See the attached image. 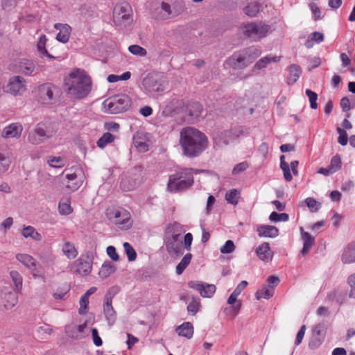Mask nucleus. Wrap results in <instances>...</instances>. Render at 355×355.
Wrapping results in <instances>:
<instances>
[{"label": "nucleus", "mask_w": 355, "mask_h": 355, "mask_svg": "<svg viewBox=\"0 0 355 355\" xmlns=\"http://www.w3.org/2000/svg\"><path fill=\"white\" fill-rule=\"evenodd\" d=\"M259 10L260 5L257 2H252L247 5L243 9L245 14L250 17H256Z\"/></svg>", "instance_id": "obj_35"}, {"label": "nucleus", "mask_w": 355, "mask_h": 355, "mask_svg": "<svg viewBox=\"0 0 355 355\" xmlns=\"http://www.w3.org/2000/svg\"><path fill=\"white\" fill-rule=\"evenodd\" d=\"M216 289L215 285L204 283L200 294L203 297H211L216 292Z\"/></svg>", "instance_id": "obj_44"}, {"label": "nucleus", "mask_w": 355, "mask_h": 355, "mask_svg": "<svg viewBox=\"0 0 355 355\" xmlns=\"http://www.w3.org/2000/svg\"><path fill=\"white\" fill-rule=\"evenodd\" d=\"M193 169L182 168L169 176L167 189L172 193H177L191 187L193 184Z\"/></svg>", "instance_id": "obj_3"}, {"label": "nucleus", "mask_w": 355, "mask_h": 355, "mask_svg": "<svg viewBox=\"0 0 355 355\" xmlns=\"http://www.w3.org/2000/svg\"><path fill=\"white\" fill-rule=\"evenodd\" d=\"M129 51L133 55H139V56H146L147 54L146 50L139 46V45H130L128 48Z\"/></svg>", "instance_id": "obj_52"}, {"label": "nucleus", "mask_w": 355, "mask_h": 355, "mask_svg": "<svg viewBox=\"0 0 355 355\" xmlns=\"http://www.w3.org/2000/svg\"><path fill=\"white\" fill-rule=\"evenodd\" d=\"M53 135V131L44 123H38L28 135V141L32 144H39Z\"/></svg>", "instance_id": "obj_9"}, {"label": "nucleus", "mask_w": 355, "mask_h": 355, "mask_svg": "<svg viewBox=\"0 0 355 355\" xmlns=\"http://www.w3.org/2000/svg\"><path fill=\"white\" fill-rule=\"evenodd\" d=\"M21 234L26 239L31 238L33 240L37 241H40L42 239L41 234L37 232L35 228L31 225L24 226Z\"/></svg>", "instance_id": "obj_28"}, {"label": "nucleus", "mask_w": 355, "mask_h": 355, "mask_svg": "<svg viewBox=\"0 0 355 355\" xmlns=\"http://www.w3.org/2000/svg\"><path fill=\"white\" fill-rule=\"evenodd\" d=\"M301 234L302 239L303 240V248L301 250V253L302 255L306 254L311 247L315 243V239L309 233L303 231V229L301 227Z\"/></svg>", "instance_id": "obj_24"}, {"label": "nucleus", "mask_w": 355, "mask_h": 355, "mask_svg": "<svg viewBox=\"0 0 355 355\" xmlns=\"http://www.w3.org/2000/svg\"><path fill=\"white\" fill-rule=\"evenodd\" d=\"M111 143V133L105 132L96 142L97 146L100 148H104L107 144Z\"/></svg>", "instance_id": "obj_47"}, {"label": "nucleus", "mask_w": 355, "mask_h": 355, "mask_svg": "<svg viewBox=\"0 0 355 355\" xmlns=\"http://www.w3.org/2000/svg\"><path fill=\"white\" fill-rule=\"evenodd\" d=\"M165 78L159 74L148 75L143 82L145 89L151 94H159L164 90Z\"/></svg>", "instance_id": "obj_8"}, {"label": "nucleus", "mask_w": 355, "mask_h": 355, "mask_svg": "<svg viewBox=\"0 0 355 355\" xmlns=\"http://www.w3.org/2000/svg\"><path fill=\"white\" fill-rule=\"evenodd\" d=\"M134 145L140 152H146L148 150V145L140 138L134 137Z\"/></svg>", "instance_id": "obj_54"}, {"label": "nucleus", "mask_w": 355, "mask_h": 355, "mask_svg": "<svg viewBox=\"0 0 355 355\" xmlns=\"http://www.w3.org/2000/svg\"><path fill=\"white\" fill-rule=\"evenodd\" d=\"M59 212L62 215H69L72 212V209L69 203L60 202L58 206Z\"/></svg>", "instance_id": "obj_62"}, {"label": "nucleus", "mask_w": 355, "mask_h": 355, "mask_svg": "<svg viewBox=\"0 0 355 355\" xmlns=\"http://www.w3.org/2000/svg\"><path fill=\"white\" fill-rule=\"evenodd\" d=\"M338 133L339 134L338 138V142L341 146H346L348 141V135L346 131L341 128H337L336 129Z\"/></svg>", "instance_id": "obj_56"}, {"label": "nucleus", "mask_w": 355, "mask_h": 355, "mask_svg": "<svg viewBox=\"0 0 355 355\" xmlns=\"http://www.w3.org/2000/svg\"><path fill=\"white\" fill-rule=\"evenodd\" d=\"M165 245L170 254L179 255L184 252L182 241H172L165 239Z\"/></svg>", "instance_id": "obj_21"}, {"label": "nucleus", "mask_w": 355, "mask_h": 355, "mask_svg": "<svg viewBox=\"0 0 355 355\" xmlns=\"http://www.w3.org/2000/svg\"><path fill=\"white\" fill-rule=\"evenodd\" d=\"M324 40V35L320 32H313L309 35L304 45L306 48L310 49L315 43H321Z\"/></svg>", "instance_id": "obj_31"}, {"label": "nucleus", "mask_w": 355, "mask_h": 355, "mask_svg": "<svg viewBox=\"0 0 355 355\" xmlns=\"http://www.w3.org/2000/svg\"><path fill=\"white\" fill-rule=\"evenodd\" d=\"M200 306V302L192 300L187 306L188 313L192 315H195L198 311Z\"/></svg>", "instance_id": "obj_61"}, {"label": "nucleus", "mask_w": 355, "mask_h": 355, "mask_svg": "<svg viewBox=\"0 0 355 355\" xmlns=\"http://www.w3.org/2000/svg\"><path fill=\"white\" fill-rule=\"evenodd\" d=\"M11 163L12 161L9 156L0 151V175L8 170Z\"/></svg>", "instance_id": "obj_33"}, {"label": "nucleus", "mask_w": 355, "mask_h": 355, "mask_svg": "<svg viewBox=\"0 0 355 355\" xmlns=\"http://www.w3.org/2000/svg\"><path fill=\"white\" fill-rule=\"evenodd\" d=\"M271 33V26L263 21L250 22L243 27V33L252 42H258Z\"/></svg>", "instance_id": "obj_4"}, {"label": "nucleus", "mask_w": 355, "mask_h": 355, "mask_svg": "<svg viewBox=\"0 0 355 355\" xmlns=\"http://www.w3.org/2000/svg\"><path fill=\"white\" fill-rule=\"evenodd\" d=\"M243 51L246 55L250 64L261 53L260 48L257 46H250L248 48H245L243 49Z\"/></svg>", "instance_id": "obj_32"}, {"label": "nucleus", "mask_w": 355, "mask_h": 355, "mask_svg": "<svg viewBox=\"0 0 355 355\" xmlns=\"http://www.w3.org/2000/svg\"><path fill=\"white\" fill-rule=\"evenodd\" d=\"M289 217L288 215L286 213L279 214L276 211H272L270 216L269 219L273 222H279V221H287Z\"/></svg>", "instance_id": "obj_49"}, {"label": "nucleus", "mask_w": 355, "mask_h": 355, "mask_svg": "<svg viewBox=\"0 0 355 355\" xmlns=\"http://www.w3.org/2000/svg\"><path fill=\"white\" fill-rule=\"evenodd\" d=\"M114 223L121 230H129L132 225V220L129 211L119 207L112 211Z\"/></svg>", "instance_id": "obj_11"}, {"label": "nucleus", "mask_w": 355, "mask_h": 355, "mask_svg": "<svg viewBox=\"0 0 355 355\" xmlns=\"http://www.w3.org/2000/svg\"><path fill=\"white\" fill-rule=\"evenodd\" d=\"M93 259V252L90 250L85 251L69 266V271L76 275L87 276L92 272Z\"/></svg>", "instance_id": "obj_5"}, {"label": "nucleus", "mask_w": 355, "mask_h": 355, "mask_svg": "<svg viewBox=\"0 0 355 355\" xmlns=\"http://www.w3.org/2000/svg\"><path fill=\"white\" fill-rule=\"evenodd\" d=\"M98 275L102 279L108 277L111 275V262H105L102 265L98 272Z\"/></svg>", "instance_id": "obj_48"}, {"label": "nucleus", "mask_w": 355, "mask_h": 355, "mask_svg": "<svg viewBox=\"0 0 355 355\" xmlns=\"http://www.w3.org/2000/svg\"><path fill=\"white\" fill-rule=\"evenodd\" d=\"M235 250V245L232 241L228 240L220 248V252L223 254H228L232 252Z\"/></svg>", "instance_id": "obj_57"}, {"label": "nucleus", "mask_w": 355, "mask_h": 355, "mask_svg": "<svg viewBox=\"0 0 355 355\" xmlns=\"http://www.w3.org/2000/svg\"><path fill=\"white\" fill-rule=\"evenodd\" d=\"M180 144L184 155L195 157L200 155L207 148L208 139L198 129L186 127L180 132Z\"/></svg>", "instance_id": "obj_1"}, {"label": "nucleus", "mask_w": 355, "mask_h": 355, "mask_svg": "<svg viewBox=\"0 0 355 355\" xmlns=\"http://www.w3.org/2000/svg\"><path fill=\"white\" fill-rule=\"evenodd\" d=\"M55 89L54 85L49 83L41 85L40 87L41 97L44 101H46L47 103H50L53 100V92Z\"/></svg>", "instance_id": "obj_23"}, {"label": "nucleus", "mask_w": 355, "mask_h": 355, "mask_svg": "<svg viewBox=\"0 0 355 355\" xmlns=\"http://www.w3.org/2000/svg\"><path fill=\"white\" fill-rule=\"evenodd\" d=\"M274 294L273 286H264L261 289H259L256 293V298L261 300L262 298L269 299Z\"/></svg>", "instance_id": "obj_34"}, {"label": "nucleus", "mask_w": 355, "mask_h": 355, "mask_svg": "<svg viewBox=\"0 0 355 355\" xmlns=\"http://www.w3.org/2000/svg\"><path fill=\"white\" fill-rule=\"evenodd\" d=\"M46 41L47 39L46 36L44 35H41L37 44V50L41 54L49 58L50 59H54V57L49 54L46 49Z\"/></svg>", "instance_id": "obj_36"}, {"label": "nucleus", "mask_w": 355, "mask_h": 355, "mask_svg": "<svg viewBox=\"0 0 355 355\" xmlns=\"http://www.w3.org/2000/svg\"><path fill=\"white\" fill-rule=\"evenodd\" d=\"M142 181L141 166L135 167L123 174L121 181V188L123 191L136 189Z\"/></svg>", "instance_id": "obj_7"}, {"label": "nucleus", "mask_w": 355, "mask_h": 355, "mask_svg": "<svg viewBox=\"0 0 355 355\" xmlns=\"http://www.w3.org/2000/svg\"><path fill=\"white\" fill-rule=\"evenodd\" d=\"M22 126L18 123H13L6 126L1 132V136L5 139L18 138L21 135Z\"/></svg>", "instance_id": "obj_16"}, {"label": "nucleus", "mask_w": 355, "mask_h": 355, "mask_svg": "<svg viewBox=\"0 0 355 355\" xmlns=\"http://www.w3.org/2000/svg\"><path fill=\"white\" fill-rule=\"evenodd\" d=\"M182 228L179 223L170 224L166 231V239L181 241Z\"/></svg>", "instance_id": "obj_19"}, {"label": "nucleus", "mask_w": 355, "mask_h": 355, "mask_svg": "<svg viewBox=\"0 0 355 355\" xmlns=\"http://www.w3.org/2000/svg\"><path fill=\"white\" fill-rule=\"evenodd\" d=\"M250 64L243 50L234 53L227 61V64L234 69H243Z\"/></svg>", "instance_id": "obj_14"}, {"label": "nucleus", "mask_w": 355, "mask_h": 355, "mask_svg": "<svg viewBox=\"0 0 355 355\" xmlns=\"http://www.w3.org/2000/svg\"><path fill=\"white\" fill-rule=\"evenodd\" d=\"M47 162L53 168H62L65 165V161L61 157L49 156L47 157Z\"/></svg>", "instance_id": "obj_43"}, {"label": "nucleus", "mask_w": 355, "mask_h": 355, "mask_svg": "<svg viewBox=\"0 0 355 355\" xmlns=\"http://www.w3.org/2000/svg\"><path fill=\"white\" fill-rule=\"evenodd\" d=\"M10 276L15 284L17 292H21L23 285V278L21 275L16 270L10 272Z\"/></svg>", "instance_id": "obj_37"}, {"label": "nucleus", "mask_w": 355, "mask_h": 355, "mask_svg": "<svg viewBox=\"0 0 355 355\" xmlns=\"http://www.w3.org/2000/svg\"><path fill=\"white\" fill-rule=\"evenodd\" d=\"M175 331L179 336L190 339L193 335V326L191 322H185L177 327Z\"/></svg>", "instance_id": "obj_25"}, {"label": "nucleus", "mask_w": 355, "mask_h": 355, "mask_svg": "<svg viewBox=\"0 0 355 355\" xmlns=\"http://www.w3.org/2000/svg\"><path fill=\"white\" fill-rule=\"evenodd\" d=\"M248 166L249 165L246 162H241L234 167L232 170V174L236 175L237 173H241L245 171L248 168Z\"/></svg>", "instance_id": "obj_63"}, {"label": "nucleus", "mask_w": 355, "mask_h": 355, "mask_svg": "<svg viewBox=\"0 0 355 355\" xmlns=\"http://www.w3.org/2000/svg\"><path fill=\"white\" fill-rule=\"evenodd\" d=\"M202 107L199 103H193L190 105L189 110V115L194 117H198L201 114Z\"/></svg>", "instance_id": "obj_50"}, {"label": "nucleus", "mask_w": 355, "mask_h": 355, "mask_svg": "<svg viewBox=\"0 0 355 355\" xmlns=\"http://www.w3.org/2000/svg\"><path fill=\"white\" fill-rule=\"evenodd\" d=\"M280 168L283 171L284 177L287 182H291L293 180V176L291 173L289 164L285 161V156L280 157Z\"/></svg>", "instance_id": "obj_38"}, {"label": "nucleus", "mask_w": 355, "mask_h": 355, "mask_svg": "<svg viewBox=\"0 0 355 355\" xmlns=\"http://www.w3.org/2000/svg\"><path fill=\"white\" fill-rule=\"evenodd\" d=\"M89 304V298L85 295H82L80 300V308L78 313L80 315L85 314Z\"/></svg>", "instance_id": "obj_59"}, {"label": "nucleus", "mask_w": 355, "mask_h": 355, "mask_svg": "<svg viewBox=\"0 0 355 355\" xmlns=\"http://www.w3.org/2000/svg\"><path fill=\"white\" fill-rule=\"evenodd\" d=\"M124 250L130 261H133L137 258V253L132 246L128 242L123 243Z\"/></svg>", "instance_id": "obj_46"}, {"label": "nucleus", "mask_w": 355, "mask_h": 355, "mask_svg": "<svg viewBox=\"0 0 355 355\" xmlns=\"http://www.w3.org/2000/svg\"><path fill=\"white\" fill-rule=\"evenodd\" d=\"M191 258L192 254L191 253H187L183 257V258L176 267V273L178 275H181L184 272V270L190 263Z\"/></svg>", "instance_id": "obj_39"}, {"label": "nucleus", "mask_w": 355, "mask_h": 355, "mask_svg": "<svg viewBox=\"0 0 355 355\" xmlns=\"http://www.w3.org/2000/svg\"><path fill=\"white\" fill-rule=\"evenodd\" d=\"M341 261L345 264L355 263V240L348 243L344 248Z\"/></svg>", "instance_id": "obj_18"}, {"label": "nucleus", "mask_w": 355, "mask_h": 355, "mask_svg": "<svg viewBox=\"0 0 355 355\" xmlns=\"http://www.w3.org/2000/svg\"><path fill=\"white\" fill-rule=\"evenodd\" d=\"M62 251L63 254L69 259H75L78 254V252L74 244L69 241H66L62 245Z\"/></svg>", "instance_id": "obj_29"}, {"label": "nucleus", "mask_w": 355, "mask_h": 355, "mask_svg": "<svg viewBox=\"0 0 355 355\" xmlns=\"http://www.w3.org/2000/svg\"><path fill=\"white\" fill-rule=\"evenodd\" d=\"M306 94L309 97V100L310 102V107L314 110L317 109V107H318V104H317L318 94L309 89H307L306 90Z\"/></svg>", "instance_id": "obj_51"}, {"label": "nucleus", "mask_w": 355, "mask_h": 355, "mask_svg": "<svg viewBox=\"0 0 355 355\" xmlns=\"http://www.w3.org/2000/svg\"><path fill=\"white\" fill-rule=\"evenodd\" d=\"M19 293L16 290L15 291H12L11 288H4L1 290V298L6 309H11L17 304L18 302L17 293Z\"/></svg>", "instance_id": "obj_15"}, {"label": "nucleus", "mask_w": 355, "mask_h": 355, "mask_svg": "<svg viewBox=\"0 0 355 355\" xmlns=\"http://www.w3.org/2000/svg\"><path fill=\"white\" fill-rule=\"evenodd\" d=\"M8 91L14 96L21 95L26 90L25 79L19 76H14L9 79Z\"/></svg>", "instance_id": "obj_13"}, {"label": "nucleus", "mask_w": 355, "mask_h": 355, "mask_svg": "<svg viewBox=\"0 0 355 355\" xmlns=\"http://www.w3.org/2000/svg\"><path fill=\"white\" fill-rule=\"evenodd\" d=\"M239 194L236 189H232L225 193V198L228 203L236 205L239 202Z\"/></svg>", "instance_id": "obj_41"}, {"label": "nucleus", "mask_w": 355, "mask_h": 355, "mask_svg": "<svg viewBox=\"0 0 355 355\" xmlns=\"http://www.w3.org/2000/svg\"><path fill=\"white\" fill-rule=\"evenodd\" d=\"M280 57L277 55H268L261 58L254 66V69H262L266 68L271 62H278Z\"/></svg>", "instance_id": "obj_27"}, {"label": "nucleus", "mask_w": 355, "mask_h": 355, "mask_svg": "<svg viewBox=\"0 0 355 355\" xmlns=\"http://www.w3.org/2000/svg\"><path fill=\"white\" fill-rule=\"evenodd\" d=\"M289 74L287 77L288 85H293L299 79L301 74L300 67L297 64H291L288 68Z\"/></svg>", "instance_id": "obj_30"}, {"label": "nucleus", "mask_w": 355, "mask_h": 355, "mask_svg": "<svg viewBox=\"0 0 355 355\" xmlns=\"http://www.w3.org/2000/svg\"><path fill=\"white\" fill-rule=\"evenodd\" d=\"M54 28L59 30L56 40L62 43H67L70 37L71 27L67 24L56 23L54 25Z\"/></svg>", "instance_id": "obj_17"}, {"label": "nucleus", "mask_w": 355, "mask_h": 355, "mask_svg": "<svg viewBox=\"0 0 355 355\" xmlns=\"http://www.w3.org/2000/svg\"><path fill=\"white\" fill-rule=\"evenodd\" d=\"M10 69L14 73H22L25 76H33L36 73V68L33 61L26 58H20L15 60L10 64Z\"/></svg>", "instance_id": "obj_10"}, {"label": "nucleus", "mask_w": 355, "mask_h": 355, "mask_svg": "<svg viewBox=\"0 0 355 355\" xmlns=\"http://www.w3.org/2000/svg\"><path fill=\"white\" fill-rule=\"evenodd\" d=\"M112 19L116 26L121 28L130 26L132 21V9L128 3L116 4L112 11Z\"/></svg>", "instance_id": "obj_6"}, {"label": "nucleus", "mask_w": 355, "mask_h": 355, "mask_svg": "<svg viewBox=\"0 0 355 355\" xmlns=\"http://www.w3.org/2000/svg\"><path fill=\"white\" fill-rule=\"evenodd\" d=\"M306 203L307 207L309 208L311 211L315 212L320 207V204L318 203L315 199L312 198H308L306 199Z\"/></svg>", "instance_id": "obj_58"}, {"label": "nucleus", "mask_w": 355, "mask_h": 355, "mask_svg": "<svg viewBox=\"0 0 355 355\" xmlns=\"http://www.w3.org/2000/svg\"><path fill=\"white\" fill-rule=\"evenodd\" d=\"M64 89L71 96L83 98L92 89V80L84 70L77 69L64 78Z\"/></svg>", "instance_id": "obj_2"}, {"label": "nucleus", "mask_w": 355, "mask_h": 355, "mask_svg": "<svg viewBox=\"0 0 355 355\" xmlns=\"http://www.w3.org/2000/svg\"><path fill=\"white\" fill-rule=\"evenodd\" d=\"M131 106L130 98L123 94H112V114L127 111Z\"/></svg>", "instance_id": "obj_12"}, {"label": "nucleus", "mask_w": 355, "mask_h": 355, "mask_svg": "<svg viewBox=\"0 0 355 355\" xmlns=\"http://www.w3.org/2000/svg\"><path fill=\"white\" fill-rule=\"evenodd\" d=\"M256 253L261 260L266 262L271 261L273 255L268 243H263L259 245L256 250Z\"/></svg>", "instance_id": "obj_20"}, {"label": "nucleus", "mask_w": 355, "mask_h": 355, "mask_svg": "<svg viewBox=\"0 0 355 355\" xmlns=\"http://www.w3.org/2000/svg\"><path fill=\"white\" fill-rule=\"evenodd\" d=\"M347 283L350 286L349 297L355 299V272L349 276Z\"/></svg>", "instance_id": "obj_60"}, {"label": "nucleus", "mask_w": 355, "mask_h": 355, "mask_svg": "<svg viewBox=\"0 0 355 355\" xmlns=\"http://www.w3.org/2000/svg\"><path fill=\"white\" fill-rule=\"evenodd\" d=\"M330 168L333 171L334 173L339 171L342 167V162L341 158L339 155H334L330 162V164L329 165Z\"/></svg>", "instance_id": "obj_45"}, {"label": "nucleus", "mask_w": 355, "mask_h": 355, "mask_svg": "<svg viewBox=\"0 0 355 355\" xmlns=\"http://www.w3.org/2000/svg\"><path fill=\"white\" fill-rule=\"evenodd\" d=\"M76 325H69L67 326L65 328L66 334L70 338L74 339H81L85 336L84 335H79L78 334V331H76Z\"/></svg>", "instance_id": "obj_53"}, {"label": "nucleus", "mask_w": 355, "mask_h": 355, "mask_svg": "<svg viewBox=\"0 0 355 355\" xmlns=\"http://www.w3.org/2000/svg\"><path fill=\"white\" fill-rule=\"evenodd\" d=\"M257 232L259 236L262 237H276L279 234L278 229L272 225H261L257 228Z\"/></svg>", "instance_id": "obj_26"}, {"label": "nucleus", "mask_w": 355, "mask_h": 355, "mask_svg": "<svg viewBox=\"0 0 355 355\" xmlns=\"http://www.w3.org/2000/svg\"><path fill=\"white\" fill-rule=\"evenodd\" d=\"M161 10L163 13L159 18L162 19H168L172 13L171 5L164 1L161 3Z\"/></svg>", "instance_id": "obj_55"}, {"label": "nucleus", "mask_w": 355, "mask_h": 355, "mask_svg": "<svg viewBox=\"0 0 355 355\" xmlns=\"http://www.w3.org/2000/svg\"><path fill=\"white\" fill-rule=\"evenodd\" d=\"M232 133L234 136V138H237L240 137L241 135H245L248 134V128L244 127V126H236L234 128H232L230 130H227L223 131V135H227Z\"/></svg>", "instance_id": "obj_40"}, {"label": "nucleus", "mask_w": 355, "mask_h": 355, "mask_svg": "<svg viewBox=\"0 0 355 355\" xmlns=\"http://www.w3.org/2000/svg\"><path fill=\"white\" fill-rule=\"evenodd\" d=\"M16 259L30 270H36L37 263L32 256L28 254L19 253L16 254Z\"/></svg>", "instance_id": "obj_22"}, {"label": "nucleus", "mask_w": 355, "mask_h": 355, "mask_svg": "<svg viewBox=\"0 0 355 355\" xmlns=\"http://www.w3.org/2000/svg\"><path fill=\"white\" fill-rule=\"evenodd\" d=\"M241 307V302H239L236 304L225 308L224 313L227 317L234 319L239 314Z\"/></svg>", "instance_id": "obj_42"}, {"label": "nucleus", "mask_w": 355, "mask_h": 355, "mask_svg": "<svg viewBox=\"0 0 355 355\" xmlns=\"http://www.w3.org/2000/svg\"><path fill=\"white\" fill-rule=\"evenodd\" d=\"M92 334L94 345L97 347L101 346L103 341L101 337L98 336V330L96 328L92 329Z\"/></svg>", "instance_id": "obj_64"}]
</instances>
